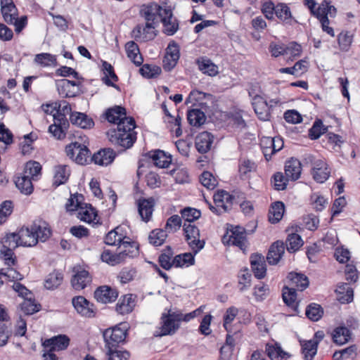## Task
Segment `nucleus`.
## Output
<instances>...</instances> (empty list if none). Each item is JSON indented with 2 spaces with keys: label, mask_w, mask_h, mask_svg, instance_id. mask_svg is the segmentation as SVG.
<instances>
[{
  "label": "nucleus",
  "mask_w": 360,
  "mask_h": 360,
  "mask_svg": "<svg viewBox=\"0 0 360 360\" xmlns=\"http://www.w3.org/2000/svg\"><path fill=\"white\" fill-rule=\"evenodd\" d=\"M105 119L110 123L116 124V128H111L106 135L109 141L117 147H121L122 150L131 148L137 139L135 120L127 116L125 108L115 105L108 108L105 114Z\"/></svg>",
  "instance_id": "nucleus-1"
},
{
  "label": "nucleus",
  "mask_w": 360,
  "mask_h": 360,
  "mask_svg": "<svg viewBox=\"0 0 360 360\" xmlns=\"http://www.w3.org/2000/svg\"><path fill=\"white\" fill-rule=\"evenodd\" d=\"M19 232L21 245L25 247L35 246L39 241L45 242L52 234L49 224L41 219L34 220L30 226H22Z\"/></svg>",
  "instance_id": "nucleus-2"
},
{
  "label": "nucleus",
  "mask_w": 360,
  "mask_h": 360,
  "mask_svg": "<svg viewBox=\"0 0 360 360\" xmlns=\"http://www.w3.org/2000/svg\"><path fill=\"white\" fill-rule=\"evenodd\" d=\"M180 325L179 310L172 311V309L165 308L160 319V332L155 331L154 336L172 335L179 329Z\"/></svg>",
  "instance_id": "nucleus-3"
},
{
  "label": "nucleus",
  "mask_w": 360,
  "mask_h": 360,
  "mask_svg": "<svg viewBox=\"0 0 360 360\" xmlns=\"http://www.w3.org/2000/svg\"><path fill=\"white\" fill-rule=\"evenodd\" d=\"M127 335L126 323H121L114 327L105 329L103 333L105 348L118 347L123 343Z\"/></svg>",
  "instance_id": "nucleus-4"
},
{
  "label": "nucleus",
  "mask_w": 360,
  "mask_h": 360,
  "mask_svg": "<svg viewBox=\"0 0 360 360\" xmlns=\"http://www.w3.org/2000/svg\"><path fill=\"white\" fill-rule=\"evenodd\" d=\"M66 155L78 165H86L91 162V151L89 148L77 141L72 142L65 147Z\"/></svg>",
  "instance_id": "nucleus-5"
},
{
  "label": "nucleus",
  "mask_w": 360,
  "mask_h": 360,
  "mask_svg": "<svg viewBox=\"0 0 360 360\" xmlns=\"http://www.w3.org/2000/svg\"><path fill=\"white\" fill-rule=\"evenodd\" d=\"M255 92L248 91L249 95L253 96L252 105L255 112L260 120H269L271 118V108L277 104L278 101L271 99L269 102H267L265 98L260 95L255 94Z\"/></svg>",
  "instance_id": "nucleus-6"
},
{
  "label": "nucleus",
  "mask_w": 360,
  "mask_h": 360,
  "mask_svg": "<svg viewBox=\"0 0 360 360\" xmlns=\"http://www.w3.org/2000/svg\"><path fill=\"white\" fill-rule=\"evenodd\" d=\"M185 240L191 248L194 255H196L203 249L205 242L200 240V230L193 224L184 222L183 225Z\"/></svg>",
  "instance_id": "nucleus-7"
},
{
  "label": "nucleus",
  "mask_w": 360,
  "mask_h": 360,
  "mask_svg": "<svg viewBox=\"0 0 360 360\" xmlns=\"http://www.w3.org/2000/svg\"><path fill=\"white\" fill-rule=\"evenodd\" d=\"M72 304L77 312L86 318H94L96 315V307L84 296H75L72 299Z\"/></svg>",
  "instance_id": "nucleus-8"
},
{
  "label": "nucleus",
  "mask_w": 360,
  "mask_h": 360,
  "mask_svg": "<svg viewBox=\"0 0 360 360\" xmlns=\"http://www.w3.org/2000/svg\"><path fill=\"white\" fill-rule=\"evenodd\" d=\"M165 9V6L162 7L155 2H150L141 6L139 14L147 22H156L157 18L161 19Z\"/></svg>",
  "instance_id": "nucleus-9"
},
{
  "label": "nucleus",
  "mask_w": 360,
  "mask_h": 360,
  "mask_svg": "<svg viewBox=\"0 0 360 360\" xmlns=\"http://www.w3.org/2000/svg\"><path fill=\"white\" fill-rule=\"evenodd\" d=\"M160 22L163 25V32L167 36L174 35L179 30V20L173 17V13L169 6H165Z\"/></svg>",
  "instance_id": "nucleus-10"
},
{
  "label": "nucleus",
  "mask_w": 360,
  "mask_h": 360,
  "mask_svg": "<svg viewBox=\"0 0 360 360\" xmlns=\"http://www.w3.org/2000/svg\"><path fill=\"white\" fill-rule=\"evenodd\" d=\"M311 174L315 181L323 184L330 176V169L324 160H316L312 163Z\"/></svg>",
  "instance_id": "nucleus-11"
},
{
  "label": "nucleus",
  "mask_w": 360,
  "mask_h": 360,
  "mask_svg": "<svg viewBox=\"0 0 360 360\" xmlns=\"http://www.w3.org/2000/svg\"><path fill=\"white\" fill-rule=\"evenodd\" d=\"M117 297V290L108 285L100 286L94 292V297L96 300L104 304L115 302Z\"/></svg>",
  "instance_id": "nucleus-12"
},
{
  "label": "nucleus",
  "mask_w": 360,
  "mask_h": 360,
  "mask_svg": "<svg viewBox=\"0 0 360 360\" xmlns=\"http://www.w3.org/2000/svg\"><path fill=\"white\" fill-rule=\"evenodd\" d=\"M116 155V153L110 148H101L91 156V162L100 166H108L114 161Z\"/></svg>",
  "instance_id": "nucleus-13"
},
{
  "label": "nucleus",
  "mask_w": 360,
  "mask_h": 360,
  "mask_svg": "<svg viewBox=\"0 0 360 360\" xmlns=\"http://www.w3.org/2000/svg\"><path fill=\"white\" fill-rule=\"evenodd\" d=\"M155 205V202L153 198H141L138 200V212L143 221L148 222L151 219Z\"/></svg>",
  "instance_id": "nucleus-14"
},
{
  "label": "nucleus",
  "mask_w": 360,
  "mask_h": 360,
  "mask_svg": "<svg viewBox=\"0 0 360 360\" xmlns=\"http://www.w3.org/2000/svg\"><path fill=\"white\" fill-rule=\"evenodd\" d=\"M70 342V339L68 335L60 334L45 340L42 345L44 348H51L52 350L59 352L66 349Z\"/></svg>",
  "instance_id": "nucleus-15"
},
{
  "label": "nucleus",
  "mask_w": 360,
  "mask_h": 360,
  "mask_svg": "<svg viewBox=\"0 0 360 360\" xmlns=\"http://www.w3.org/2000/svg\"><path fill=\"white\" fill-rule=\"evenodd\" d=\"M214 136L207 131L199 133L195 139V146L198 153H207L212 147Z\"/></svg>",
  "instance_id": "nucleus-16"
},
{
  "label": "nucleus",
  "mask_w": 360,
  "mask_h": 360,
  "mask_svg": "<svg viewBox=\"0 0 360 360\" xmlns=\"http://www.w3.org/2000/svg\"><path fill=\"white\" fill-rule=\"evenodd\" d=\"M250 264L255 276L258 279L265 277L266 266L264 257L259 254H254L250 256Z\"/></svg>",
  "instance_id": "nucleus-17"
},
{
  "label": "nucleus",
  "mask_w": 360,
  "mask_h": 360,
  "mask_svg": "<svg viewBox=\"0 0 360 360\" xmlns=\"http://www.w3.org/2000/svg\"><path fill=\"white\" fill-rule=\"evenodd\" d=\"M146 155L152 160L156 167L160 168L168 167L172 162V155H167L165 151L160 149L150 151Z\"/></svg>",
  "instance_id": "nucleus-18"
},
{
  "label": "nucleus",
  "mask_w": 360,
  "mask_h": 360,
  "mask_svg": "<svg viewBox=\"0 0 360 360\" xmlns=\"http://www.w3.org/2000/svg\"><path fill=\"white\" fill-rule=\"evenodd\" d=\"M70 120L72 124L84 129H90L94 126V120L84 112H71Z\"/></svg>",
  "instance_id": "nucleus-19"
},
{
  "label": "nucleus",
  "mask_w": 360,
  "mask_h": 360,
  "mask_svg": "<svg viewBox=\"0 0 360 360\" xmlns=\"http://www.w3.org/2000/svg\"><path fill=\"white\" fill-rule=\"evenodd\" d=\"M302 164L300 161L294 158L287 160L285 164V174L291 181H296L300 177Z\"/></svg>",
  "instance_id": "nucleus-20"
},
{
  "label": "nucleus",
  "mask_w": 360,
  "mask_h": 360,
  "mask_svg": "<svg viewBox=\"0 0 360 360\" xmlns=\"http://www.w3.org/2000/svg\"><path fill=\"white\" fill-rule=\"evenodd\" d=\"M1 12L4 20L8 24H12L15 16L18 15V10L13 0H1Z\"/></svg>",
  "instance_id": "nucleus-21"
},
{
  "label": "nucleus",
  "mask_w": 360,
  "mask_h": 360,
  "mask_svg": "<svg viewBox=\"0 0 360 360\" xmlns=\"http://www.w3.org/2000/svg\"><path fill=\"white\" fill-rule=\"evenodd\" d=\"M285 252V245L283 242L277 240L274 243L267 253L266 260L271 265L276 264L281 259Z\"/></svg>",
  "instance_id": "nucleus-22"
},
{
  "label": "nucleus",
  "mask_w": 360,
  "mask_h": 360,
  "mask_svg": "<svg viewBox=\"0 0 360 360\" xmlns=\"http://www.w3.org/2000/svg\"><path fill=\"white\" fill-rule=\"evenodd\" d=\"M231 234L229 236V240L231 241L232 245L238 247L241 250L246 248V233L247 231L245 228L236 226L232 227L230 230Z\"/></svg>",
  "instance_id": "nucleus-23"
},
{
  "label": "nucleus",
  "mask_w": 360,
  "mask_h": 360,
  "mask_svg": "<svg viewBox=\"0 0 360 360\" xmlns=\"http://www.w3.org/2000/svg\"><path fill=\"white\" fill-rule=\"evenodd\" d=\"M275 15L285 25H292L297 23V20L292 17L290 8L284 3L276 5Z\"/></svg>",
  "instance_id": "nucleus-24"
},
{
  "label": "nucleus",
  "mask_w": 360,
  "mask_h": 360,
  "mask_svg": "<svg viewBox=\"0 0 360 360\" xmlns=\"http://www.w3.org/2000/svg\"><path fill=\"white\" fill-rule=\"evenodd\" d=\"M91 282V278L88 271L82 269L76 271L71 279V284L75 290L84 289Z\"/></svg>",
  "instance_id": "nucleus-25"
},
{
  "label": "nucleus",
  "mask_w": 360,
  "mask_h": 360,
  "mask_svg": "<svg viewBox=\"0 0 360 360\" xmlns=\"http://www.w3.org/2000/svg\"><path fill=\"white\" fill-rule=\"evenodd\" d=\"M135 307V298L132 294L124 295L118 300L115 306L116 311L122 315L131 313Z\"/></svg>",
  "instance_id": "nucleus-26"
},
{
  "label": "nucleus",
  "mask_w": 360,
  "mask_h": 360,
  "mask_svg": "<svg viewBox=\"0 0 360 360\" xmlns=\"http://www.w3.org/2000/svg\"><path fill=\"white\" fill-rule=\"evenodd\" d=\"M335 292L337 294V300L341 304L350 303L353 301L354 290L349 283H340L335 290Z\"/></svg>",
  "instance_id": "nucleus-27"
},
{
  "label": "nucleus",
  "mask_w": 360,
  "mask_h": 360,
  "mask_svg": "<svg viewBox=\"0 0 360 360\" xmlns=\"http://www.w3.org/2000/svg\"><path fill=\"white\" fill-rule=\"evenodd\" d=\"M287 278L290 285L300 291L304 290L309 284L308 277L302 273L291 271L288 274Z\"/></svg>",
  "instance_id": "nucleus-28"
},
{
  "label": "nucleus",
  "mask_w": 360,
  "mask_h": 360,
  "mask_svg": "<svg viewBox=\"0 0 360 360\" xmlns=\"http://www.w3.org/2000/svg\"><path fill=\"white\" fill-rule=\"evenodd\" d=\"M332 340L337 345H342L349 341L352 333L346 326L336 327L331 333Z\"/></svg>",
  "instance_id": "nucleus-29"
},
{
  "label": "nucleus",
  "mask_w": 360,
  "mask_h": 360,
  "mask_svg": "<svg viewBox=\"0 0 360 360\" xmlns=\"http://www.w3.org/2000/svg\"><path fill=\"white\" fill-rule=\"evenodd\" d=\"M297 290L294 287L284 286L282 290V297L284 303L298 313V302L297 300Z\"/></svg>",
  "instance_id": "nucleus-30"
},
{
  "label": "nucleus",
  "mask_w": 360,
  "mask_h": 360,
  "mask_svg": "<svg viewBox=\"0 0 360 360\" xmlns=\"http://www.w3.org/2000/svg\"><path fill=\"white\" fill-rule=\"evenodd\" d=\"M125 49L127 57L136 66H140L143 62L142 56L140 53L139 46L133 41H128L125 44Z\"/></svg>",
  "instance_id": "nucleus-31"
},
{
  "label": "nucleus",
  "mask_w": 360,
  "mask_h": 360,
  "mask_svg": "<svg viewBox=\"0 0 360 360\" xmlns=\"http://www.w3.org/2000/svg\"><path fill=\"white\" fill-rule=\"evenodd\" d=\"M54 180L53 185L58 187L66 183L70 175V170L67 165H58L54 168Z\"/></svg>",
  "instance_id": "nucleus-32"
},
{
  "label": "nucleus",
  "mask_w": 360,
  "mask_h": 360,
  "mask_svg": "<svg viewBox=\"0 0 360 360\" xmlns=\"http://www.w3.org/2000/svg\"><path fill=\"white\" fill-rule=\"evenodd\" d=\"M105 75L102 77V81L108 86L113 87L117 89L120 88L115 84L118 80V77L115 73L113 67L106 61L103 63Z\"/></svg>",
  "instance_id": "nucleus-33"
},
{
  "label": "nucleus",
  "mask_w": 360,
  "mask_h": 360,
  "mask_svg": "<svg viewBox=\"0 0 360 360\" xmlns=\"http://www.w3.org/2000/svg\"><path fill=\"white\" fill-rule=\"evenodd\" d=\"M302 353L304 354V360H313L318 350V341L314 339L303 340L300 342Z\"/></svg>",
  "instance_id": "nucleus-34"
},
{
  "label": "nucleus",
  "mask_w": 360,
  "mask_h": 360,
  "mask_svg": "<svg viewBox=\"0 0 360 360\" xmlns=\"http://www.w3.org/2000/svg\"><path fill=\"white\" fill-rule=\"evenodd\" d=\"M285 210V205L281 201L274 202L269 211V221L271 224L278 223L283 217Z\"/></svg>",
  "instance_id": "nucleus-35"
},
{
  "label": "nucleus",
  "mask_w": 360,
  "mask_h": 360,
  "mask_svg": "<svg viewBox=\"0 0 360 360\" xmlns=\"http://www.w3.org/2000/svg\"><path fill=\"white\" fill-rule=\"evenodd\" d=\"M195 255L194 252H185L176 255L173 259V266L176 268L189 266L195 264Z\"/></svg>",
  "instance_id": "nucleus-36"
},
{
  "label": "nucleus",
  "mask_w": 360,
  "mask_h": 360,
  "mask_svg": "<svg viewBox=\"0 0 360 360\" xmlns=\"http://www.w3.org/2000/svg\"><path fill=\"white\" fill-rule=\"evenodd\" d=\"M127 237L122 236L120 242V246H122L124 250L121 253L124 254V258L134 257L139 255V245L136 242L131 240H126ZM129 239V238H127Z\"/></svg>",
  "instance_id": "nucleus-37"
},
{
  "label": "nucleus",
  "mask_w": 360,
  "mask_h": 360,
  "mask_svg": "<svg viewBox=\"0 0 360 360\" xmlns=\"http://www.w3.org/2000/svg\"><path fill=\"white\" fill-rule=\"evenodd\" d=\"M187 120L191 125L200 127L205 123L206 116L200 109L193 108L188 111Z\"/></svg>",
  "instance_id": "nucleus-38"
},
{
  "label": "nucleus",
  "mask_w": 360,
  "mask_h": 360,
  "mask_svg": "<svg viewBox=\"0 0 360 360\" xmlns=\"http://www.w3.org/2000/svg\"><path fill=\"white\" fill-rule=\"evenodd\" d=\"M167 231L165 229H155L151 231L148 236V241L153 246L162 245L167 238Z\"/></svg>",
  "instance_id": "nucleus-39"
},
{
  "label": "nucleus",
  "mask_w": 360,
  "mask_h": 360,
  "mask_svg": "<svg viewBox=\"0 0 360 360\" xmlns=\"http://www.w3.org/2000/svg\"><path fill=\"white\" fill-rule=\"evenodd\" d=\"M173 250L171 246H166L164 251L158 257V262L162 268L165 270L169 271L173 266L172 259Z\"/></svg>",
  "instance_id": "nucleus-40"
},
{
  "label": "nucleus",
  "mask_w": 360,
  "mask_h": 360,
  "mask_svg": "<svg viewBox=\"0 0 360 360\" xmlns=\"http://www.w3.org/2000/svg\"><path fill=\"white\" fill-rule=\"evenodd\" d=\"M124 254L121 252L114 254L109 250H105L101 255V259L103 262L115 266L120 264L125 259Z\"/></svg>",
  "instance_id": "nucleus-41"
},
{
  "label": "nucleus",
  "mask_w": 360,
  "mask_h": 360,
  "mask_svg": "<svg viewBox=\"0 0 360 360\" xmlns=\"http://www.w3.org/2000/svg\"><path fill=\"white\" fill-rule=\"evenodd\" d=\"M63 279V274L55 270L47 276L45 279L44 286L48 290H53L61 284Z\"/></svg>",
  "instance_id": "nucleus-42"
},
{
  "label": "nucleus",
  "mask_w": 360,
  "mask_h": 360,
  "mask_svg": "<svg viewBox=\"0 0 360 360\" xmlns=\"http://www.w3.org/2000/svg\"><path fill=\"white\" fill-rule=\"evenodd\" d=\"M15 186L25 195H30L33 192V184L29 176L18 177L15 181Z\"/></svg>",
  "instance_id": "nucleus-43"
},
{
  "label": "nucleus",
  "mask_w": 360,
  "mask_h": 360,
  "mask_svg": "<svg viewBox=\"0 0 360 360\" xmlns=\"http://www.w3.org/2000/svg\"><path fill=\"white\" fill-rule=\"evenodd\" d=\"M305 314L311 321H318L323 315V309L320 304L311 303L307 307Z\"/></svg>",
  "instance_id": "nucleus-44"
},
{
  "label": "nucleus",
  "mask_w": 360,
  "mask_h": 360,
  "mask_svg": "<svg viewBox=\"0 0 360 360\" xmlns=\"http://www.w3.org/2000/svg\"><path fill=\"white\" fill-rule=\"evenodd\" d=\"M303 245L301 236L295 233L288 234L286 239V248L289 252H295Z\"/></svg>",
  "instance_id": "nucleus-45"
},
{
  "label": "nucleus",
  "mask_w": 360,
  "mask_h": 360,
  "mask_svg": "<svg viewBox=\"0 0 360 360\" xmlns=\"http://www.w3.org/2000/svg\"><path fill=\"white\" fill-rule=\"evenodd\" d=\"M256 168L254 162L250 160H243L240 162L238 165L239 176L242 180H246L250 178V174Z\"/></svg>",
  "instance_id": "nucleus-46"
},
{
  "label": "nucleus",
  "mask_w": 360,
  "mask_h": 360,
  "mask_svg": "<svg viewBox=\"0 0 360 360\" xmlns=\"http://www.w3.org/2000/svg\"><path fill=\"white\" fill-rule=\"evenodd\" d=\"M328 127L324 126L321 120H316L309 130V137L311 140L318 139L322 134H327Z\"/></svg>",
  "instance_id": "nucleus-47"
},
{
  "label": "nucleus",
  "mask_w": 360,
  "mask_h": 360,
  "mask_svg": "<svg viewBox=\"0 0 360 360\" xmlns=\"http://www.w3.org/2000/svg\"><path fill=\"white\" fill-rule=\"evenodd\" d=\"M181 219H184L185 222L191 224L194 221L198 219L201 217V212L200 210L186 207L180 211Z\"/></svg>",
  "instance_id": "nucleus-48"
},
{
  "label": "nucleus",
  "mask_w": 360,
  "mask_h": 360,
  "mask_svg": "<svg viewBox=\"0 0 360 360\" xmlns=\"http://www.w3.org/2000/svg\"><path fill=\"white\" fill-rule=\"evenodd\" d=\"M356 346L353 345L343 349L335 352L333 358L335 360H342L349 358L354 359L356 356Z\"/></svg>",
  "instance_id": "nucleus-49"
},
{
  "label": "nucleus",
  "mask_w": 360,
  "mask_h": 360,
  "mask_svg": "<svg viewBox=\"0 0 360 360\" xmlns=\"http://www.w3.org/2000/svg\"><path fill=\"white\" fill-rule=\"evenodd\" d=\"M274 138L263 136L260 139V147L266 161L271 160V150L274 146Z\"/></svg>",
  "instance_id": "nucleus-50"
},
{
  "label": "nucleus",
  "mask_w": 360,
  "mask_h": 360,
  "mask_svg": "<svg viewBox=\"0 0 360 360\" xmlns=\"http://www.w3.org/2000/svg\"><path fill=\"white\" fill-rule=\"evenodd\" d=\"M20 307L25 315H32L41 309L40 304H37L34 300L28 298L25 299Z\"/></svg>",
  "instance_id": "nucleus-51"
},
{
  "label": "nucleus",
  "mask_w": 360,
  "mask_h": 360,
  "mask_svg": "<svg viewBox=\"0 0 360 360\" xmlns=\"http://www.w3.org/2000/svg\"><path fill=\"white\" fill-rule=\"evenodd\" d=\"M108 360H127L130 354L128 351H120L117 347L105 348Z\"/></svg>",
  "instance_id": "nucleus-52"
},
{
  "label": "nucleus",
  "mask_w": 360,
  "mask_h": 360,
  "mask_svg": "<svg viewBox=\"0 0 360 360\" xmlns=\"http://www.w3.org/2000/svg\"><path fill=\"white\" fill-rule=\"evenodd\" d=\"M78 214L80 216L79 219L85 222L91 223L97 217L96 210L90 204L88 207L84 210H79Z\"/></svg>",
  "instance_id": "nucleus-53"
},
{
  "label": "nucleus",
  "mask_w": 360,
  "mask_h": 360,
  "mask_svg": "<svg viewBox=\"0 0 360 360\" xmlns=\"http://www.w3.org/2000/svg\"><path fill=\"white\" fill-rule=\"evenodd\" d=\"M340 50L347 51L352 43V35L348 31H342L338 36Z\"/></svg>",
  "instance_id": "nucleus-54"
},
{
  "label": "nucleus",
  "mask_w": 360,
  "mask_h": 360,
  "mask_svg": "<svg viewBox=\"0 0 360 360\" xmlns=\"http://www.w3.org/2000/svg\"><path fill=\"white\" fill-rule=\"evenodd\" d=\"M41 165L39 162L34 160H30L25 164V173L27 174L30 178L33 179L41 174Z\"/></svg>",
  "instance_id": "nucleus-55"
},
{
  "label": "nucleus",
  "mask_w": 360,
  "mask_h": 360,
  "mask_svg": "<svg viewBox=\"0 0 360 360\" xmlns=\"http://www.w3.org/2000/svg\"><path fill=\"white\" fill-rule=\"evenodd\" d=\"M288 178H285L282 172H276L272 178L271 183L274 184V188L276 191H283L286 188Z\"/></svg>",
  "instance_id": "nucleus-56"
},
{
  "label": "nucleus",
  "mask_w": 360,
  "mask_h": 360,
  "mask_svg": "<svg viewBox=\"0 0 360 360\" xmlns=\"http://www.w3.org/2000/svg\"><path fill=\"white\" fill-rule=\"evenodd\" d=\"M200 181L202 185L208 189L212 190L217 186V181L208 171H205L200 176Z\"/></svg>",
  "instance_id": "nucleus-57"
},
{
  "label": "nucleus",
  "mask_w": 360,
  "mask_h": 360,
  "mask_svg": "<svg viewBox=\"0 0 360 360\" xmlns=\"http://www.w3.org/2000/svg\"><path fill=\"white\" fill-rule=\"evenodd\" d=\"M4 244L6 245L7 247L15 249L18 246L21 245V238L20 232L18 233H10L6 235L4 238Z\"/></svg>",
  "instance_id": "nucleus-58"
},
{
  "label": "nucleus",
  "mask_w": 360,
  "mask_h": 360,
  "mask_svg": "<svg viewBox=\"0 0 360 360\" xmlns=\"http://www.w3.org/2000/svg\"><path fill=\"white\" fill-rule=\"evenodd\" d=\"M158 25V22H147L143 25L144 30L143 31V40H153L156 36L157 33L155 29Z\"/></svg>",
  "instance_id": "nucleus-59"
},
{
  "label": "nucleus",
  "mask_w": 360,
  "mask_h": 360,
  "mask_svg": "<svg viewBox=\"0 0 360 360\" xmlns=\"http://www.w3.org/2000/svg\"><path fill=\"white\" fill-rule=\"evenodd\" d=\"M13 210V203L11 200L4 201L0 207V225L4 223L8 217L11 214Z\"/></svg>",
  "instance_id": "nucleus-60"
},
{
  "label": "nucleus",
  "mask_w": 360,
  "mask_h": 360,
  "mask_svg": "<svg viewBox=\"0 0 360 360\" xmlns=\"http://www.w3.org/2000/svg\"><path fill=\"white\" fill-rule=\"evenodd\" d=\"M181 217L177 214H174L167 219L164 229L169 232H175L181 226Z\"/></svg>",
  "instance_id": "nucleus-61"
},
{
  "label": "nucleus",
  "mask_w": 360,
  "mask_h": 360,
  "mask_svg": "<svg viewBox=\"0 0 360 360\" xmlns=\"http://www.w3.org/2000/svg\"><path fill=\"white\" fill-rule=\"evenodd\" d=\"M34 61L43 66H49L51 65H55L56 58L55 56L51 53H42L36 55Z\"/></svg>",
  "instance_id": "nucleus-62"
},
{
  "label": "nucleus",
  "mask_w": 360,
  "mask_h": 360,
  "mask_svg": "<svg viewBox=\"0 0 360 360\" xmlns=\"http://www.w3.org/2000/svg\"><path fill=\"white\" fill-rule=\"evenodd\" d=\"M13 248L7 247L6 245H3L1 250V254L4 255L5 264L9 266H14L16 262V257L14 255Z\"/></svg>",
  "instance_id": "nucleus-63"
},
{
  "label": "nucleus",
  "mask_w": 360,
  "mask_h": 360,
  "mask_svg": "<svg viewBox=\"0 0 360 360\" xmlns=\"http://www.w3.org/2000/svg\"><path fill=\"white\" fill-rule=\"evenodd\" d=\"M265 352L267 356L271 360H282L283 359V356H281L282 354V348L276 345V346L272 345L267 344L266 346Z\"/></svg>",
  "instance_id": "nucleus-64"
}]
</instances>
